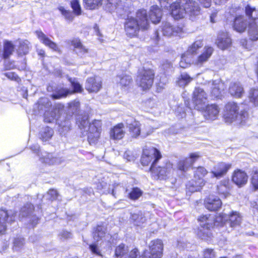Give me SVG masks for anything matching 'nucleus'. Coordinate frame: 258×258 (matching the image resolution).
I'll return each instance as SVG.
<instances>
[{
  "label": "nucleus",
  "instance_id": "nucleus-4",
  "mask_svg": "<svg viewBox=\"0 0 258 258\" xmlns=\"http://www.w3.org/2000/svg\"><path fill=\"white\" fill-rule=\"evenodd\" d=\"M239 107L237 103L233 102H228L226 104L223 113V118L225 122L236 124H243L247 118L248 113L245 110L239 112Z\"/></svg>",
  "mask_w": 258,
  "mask_h": 258
},
{
  "label": "nucleus",
  "instance_id": "nucleus-5",
  "mask_svg": "<svg viewBox=\"0 0 258 258\" xmlns=\"http://www.w3.org/2000/svg\"><path fill=\"white\" fill-rule=\"evenodd\" d=\"M214 217L210 216H202L199 219L200 222V227L199 228L197 235L199 238L204 240H208L212 235L210 228L213 227Z\"/></svg>",
  "mask_w": 258,
  "mask_h": 258
},
{
  "label": "nucleus",
  "instance_id": "nucleus-62",
  "mask_svg": "<svg viewBox=\"0 0 258 258\" xmlns=\"http://www.w3.org/2000/svg\"><path fill=\"white\" fill-rule=\"evenodd\" d=\"M203 258H216L215 253L213 249H205L203 251Z\"/></svg>",
  "mask_w": 258,
  "mask_h": 258
},
{
  "label": "nucleus",
  "instance_id": "nucleus-37",
  "mask_svg": "<svg viewBox=\"0 0 258 258\" xmlns=\"http://www.w3.org/2000/svg\"><path fill=\"white\" fill-rule=\"evenodd\" d=\"M241 221V218L239 213L237 212H232L230 215H228L227 223L232 228L239 226Z\"/></svg>",
  "mask_w": 258,
  "mask_h": 258
},
{
  "label": "nucleus",
  "instance_id": "nucleus-48",
  "mask_svg": "<svg viewBox=\"0 0 258 258\" xmlns=\"http://www.w3.org/2000/svg\"><path fill=\"white\" fill-rule=\"evenodd\" d=\"M18 53L20 55H25L29 52L30 42L28 40L20 41Z\"/></svg>",
  "mask_w": 258,
  "mask_h": 258
},
{
  "label": "nucleus",
  "instance_id": "nucleus-27",
  "mask_svg": "<svg viewBox=\"0 0 258 258\" xmlns=\"http://www.w3.org/2000/svg\"><path fill=\"white\" fill-rule=\"evenodd\" d=\"M213 51V47L209 46H205L203 53L198 56L196 61V65L201 67L204 62L207 61L212 55Z\"/></svg>",
  "mask_w": 258,
  "mask_h": 258
},
{
  "label": "nucleus",
  "instance_id": "nucleus-50",
  "mask_svg": "<svg viewBox=\"0 0 258 258\" xmlns=\"http://www.w3.org/2000/svg\"><path fill=\"white\" fill-rule=\"evenodd\" d=\"M193 62V58L190 55H188L184 53L181 57V60L179 62V66L182 68H186Z\"/></svg>",
  "mask_w": 258,
  "mask_h": 258
},
{
  "label": "nucleus",
  "instance_id": "nucleus-28",
  "mask_svg": "<svg viewBox=\"0 0 258 258\" xmlns=\"http://www.w3.org/2000/svg\"><path fill=\"white\" fill-rule=\"evenodd\" d=\"M245 12L249 19V23H258V8H255L248 5L245 8Z\"/></svg>",
  "mask_w": 258,
  "mask_h": 258
},
{
  "label": "nucleus",
  "instance_id": "nucleus-51",
  "mask_svg": "<svg viewBox=\"0 0 258 258\" xmlns=\"http://www.w3.org/2000/svg\"><path fill=\"white\" fill-rule=\"evenodd\" d=\"M192 80L186 73H182L178 79L177 84L180 87H184L190 82Z\"/></svg>",
  "mask_w": 258,
  "mask_h": 258
},
{
  "label": "nucleus",
  "instance_id": "nucleus-1",
  "mask_svg": "<svg viewBox=\"0 0 258 258\" xmlns=\"http://www.w3.org/2000/svg\"><path fill=\"white\" fill-rule=\"evenodd\" d=\"M149 27V21L145 10H138L136 18H128L124 24V29L130 37L136 36L140 29L147 30Z\"/></svg>",
  "mask_w": 258,
  "mask_h": 258
},
{
  "label": "nucleus",
  "instance_id": "nucleus-7",
  "mask_svg": "<svg viewBox=\"0 0 258 258\" xmlns=\"http://www.w3.org/2000/svg\"><path fill=\"white\" fill-rule=\"evenodd\" d=\"M161 158L160 152L156 148L152 147L144 151L141 161L143 166H147L151 163L150 167H152L157 165Z\"/></svg>",
  "mask_w": 258,
  "mask_h": 258
},
{
  "label": "nucleus",
  "instance_id": "nucleus-34",
  "mask_svg": "<svg viewBox=\"0 0 258 258\" xmlns=\"http://www.w3.org/2000/svg\"><path fill=\"white\" fill-rule=\"evenodd\" d=\"M56 123L58 125V131L62 135H65L70 130L71 123L69 120L65 119L64 121L61 120V117L56 119Z\"/></svg>",
  "mask_w": 258,
  "mask_h": 258
},
{
  "label": "nucleus",
  "instance_id": "nucleus-24",
  "mask_svg": "<svg viewBox=\"0 0 258 258\" xmlns=\"http://www.w3.org/2000/svg\"><path fill=\"white\" fill-rule=\"evenodd\" d=\"M106 9L110 13H116L118 15L122 14V5L119 0H106Z\"/></svg>",
  "mask_w": 258,
  "mask_h": 258
},
{
  "label": "nucleus",
  "instance_id": "nucleus-12",
  "mask_svg": "<svg viewBox=\"0 0 258 258\" xmlns=\"http://www.w3.org/2000/svg\"><path fill=\"white\" fill-rule=\"evenodd\" d=\"M93 239L96 242L108 244L111 239V235L107 232L106 227L103 224H98L93 231Z\"/></svg>",
  "mask_w": 258,
  "mask_h": 258
},
{
  "label": "nucleus",
  "instance_id": "nucleus-64",
  "mask_svg": "<svg viewBox=\"0 0 258 258\" xmlns=\"http://www.w3.org/2000/svg\"><path fill=\"white\" fill-rule=\"evenodd\" d=\"M172 64L167 60L163 62L161 66V68L165 71V73L172 72Z\"/></svg>",
  "mask_w": 258,
  "mask_h": 258
},
{
  "label": "nucleus",
  "instance_id": "nucleus-2",
  "mask_svg": "<svg viewBox=\"0 0 258 258\" xmlns=\"http://www.w3.org/2000/svg\"><path fill=\"white\" fill-rule=\"evenodd\" d=\"M77 122L81 130L87 132L88 141L90 145L95 144L98 141L101 131L102 123L99 120H94L89 123L87 115L78 116Z\"/></svg>",
  "mask_w": 258,
  "mask_h": 258
},
{
  "label": "nucleus",
  "instance_id": "nucleus-63",
  "mask_svg": "<svg viewBox=\"0 0 258 258\" xmlns=\"http://www.w3.org/2000/svg\"><path fill=\"white\" fill-rule=\"evenodd\" d=\"M57 195L58 194L56 190L50 189L47 192V194L43 197V198H45V197H46L47 198H49L50 200L53 201L56 199Z\"/></svg>",
  "mask_w": 258,
  "mask_h": 258
},
{
  "label": "nucleus",
  "instance_id": "nucleus-26",
  "mask_svg": "<svg viewBox=\"0 0 258 258\" xmlns=\"http://www.w3.org/2000/svg\"><path fill=\"white\" fill-rule=\"evenodd\" d=\"M126 123L129 128L130 134L132 137L137 138L140 135L141 136V124L138 121L127 120Z\"/></svg>",
  "mask_w": 258,
  "mask_h": 258
},
{
  "label": "nucleus",
  "instance_id": "nucleus-46",
  "mask_svg": "<svg viewBox=\"0 0 258 258\" xmlns=\"http://www.w3.org/2000/svg\"><path fill=\"white\" fill-rule=\"evenodd\" d=\"M84 6L86 9L95 10L102 5V0H83Z\"/></svg>",
  "mask_w": 258,
  "mask_h": 258
},
{
  "label": "nucleus",
  "instance_id": "nucleus-36",
  "mask_svg": "<svg viewBox=\"0 0 258 258\" xmlns=\"http://www.w3.org/2000/svg\"><path fill=\"white\" fill-rule=\"evenodd\" d=\"M204 43L202 39L197 40L188 47L186 52L185 53L188 55H191L192 57V55L196 54L199 49L202 47Z\"/></svg>",
  "mask_w": 258,
  "mask_h": 258
},
{
  "label": "nucleus",
  "instance_id": "nucleus-9",
  "mask_svg": "<svg viewBox=\"0 0 258 258\" xmlns=\"http://www.w3.org/2000/svg\"><path fill=\"white\" fill-rule=\"evenodd\" d=\"M69 82L71 84V86L73 88V90H71L67 88H62L60 89L56 94L52 95L54 99H58L62 97H66L69 94H72L74 93H81L83 89L82 86L78 82L76 78H69Z\"/></svg>",
  "mask_w": 258,
  "mask_h": 258
},
{
  "label": "nucleus",
  "instance_id": "nucleus-3",
  "mask_svg": "<svg viewBox=\"0 0 258 258\" xmlns=\"http://www.w3.org/2000/svg\"><path fill=\"white\" fill-rule=\"evenodd\" d=\"M171 14L175 19L183 18L187 14L191 18L200 14L201 8L195 1H189L188 3L182 4L178 1L170 7Z\"/></svg>",
  "mask_w": 258,
  "mask_h": 258
},
{
  "label": "nucleus",
  "instance_id": "nucleus-22",
  "mask_svg": "<svg viewBox=\"0 0 258 258\" xmlns=\"http://www.w3.org/2000/svg\"><path fill=\"white\" fill-rule=\"evenodd\" d=\"M36 34L40 40L45 46L48 47L49 48L52 49L54 51H58L59 48L57 45L51 41L44 33L41 31H36Z\"/></svg>",
  "mask_w": 258,
  "mask_h": 258
},
{
  "label": "nucleus",
  "instance_id": "nucleus-43",
  "mask_svg": "<svg viewBox=\"0 0 258 258\" xmlns=\"http://www.w3.org/2000/svg\"><path fill=\"white\" fill-rule=\"evenodd\" d=\"M208 171L207 170L203 167H199L196 169V170L195 171V177L196 178L198 177L199 178V185L200 187L203 186L205 183L204 182V180L203 178L207 174Z\"/></svg>",
  "mask_w": 258,
  "mask_h": 258
},
{
  "label": "nucleus",
  "instance_id": "nucleus-11",
  "mask_svg": "<svg viewBox=\"0 0 258 258\" xmlns=\"http://www.w3.org/2000/svg\"><path fill=\"white\" fill-rule=\"evenodd\" d=\"M207 101V95L204 90L201 88H196L192 96L194 108L202 110L205 108Z\"/></svg>",
  "mask_w": 258,
  "mask_h": 258
},
{
  "label": "nucleus",
  "instance_id": "nucleus-40",
  "mask_svg": "<svg viewBox=\"0 0 258 258\" xmlns=\"http://www.w3.org/2000/svg\"><path fill=\"white\" fill-rule=\"evenodd\" d=\"M34 208L33 205L30 203H27L24 205L21 209L20 211V217H27L31 215Z\"/></svg>",
  "mask_w": 258,
  "mask_h": 258
},
{
  "label": "nucleus",
  "instance_id": "nucleus-17",
  "mask_svg": "<svg viewBox=\"0 0 258 258\" xmlns=\"http://www.w3.org/2000/svg\"><path fill=\"white\" fill-rule=\"evenodd\" d=\"M211 86V96L215 98H220L225 89L224 83L220 80H216L212 81Z\"/></svg>",
  "mask_w": 258,
  "mask_h": 258
},
{
  "label": "nucleus",
  "instance_id": "nucleus-61",
  "mask_svg": "<svg viewBox=\"0 0 258 258\" xmlns=\"http://www.w3.org/2000/svg\"><path fill=\"white\" fill-rule=\"evenodd\" d=\"M251 183L255 190L258 189V170L254 172L251 179Z\"/></svg>",
  "mask_w": 258,
  "mask_h": 258
},
{
  "label": "nucleus",
  "instance_id": "nucleus-20",
  "mask_svg": "<svg viewBox=\"0 0 258 258\" xmlns=\"http://www.w3.org/2000/svg\"><path fill=\"white\" fill-rule=\"evenodd\" d=\"M219 112V106L216 104H212L206 106L204 115L207 119L214 120L218 118Z\"/></svg>",
  "mask_w": 258,
  "mask_h": 258
},
{
  "label": "nucleus",
  "instance_id": "nucleus-25",
  "mask_svg": "<svg viewBox=\"0 0 258 258\" xmlns=\"http://www.w3.org/2000/svg\"><path fill=\"white\" fill-rule=\"evenodd\" d=\"M229 93L235 98H241L244 93L242 85L239 82H231L229 86Z\"/></svg>",
  "mask_w": 258,
  "mask_h": 258
},
{
  "label": "nucleus",
  "instance_id": "nucleus-42",
  "mask_svg": "<svg viewBox=\"0 0 258 258\" xmlns=\"http://www.w3.org/2000/svg\"><path fill=\"white\" fill-rule=\"evenodd\" d=\"M25 241L24 238L18 236L14 238L13 242V250L14 251H20L24 247Z\"/></svg>",
  "mask_w": 258,
  "mask_h": 258
},
{
  "label": "nucleus",
  "instance_id": "nucleus-6",
  "mask_svg": "<svg viewBox=\"0 0 258 258\" xmlns=\"http://www.w3.org/2000/svg\"><path fill=\"white\" fill-rule=\"evenodd\" d=\"M153 177L155 179H165L173 170L172 164L169 162H159L157 165L150 168Z\"/></svg>",
  "mask_w": 258,
  "mask_h": 258
},
{
  "label": "nucleus",
  "instance_id": "nucleus-38",
  "mask_svg": "<svg viewBox=\"0 0 258 258\" xmlns=\"http://www.w3.org/2000/svg\"><path fill=\"white\" fill-rule=\"evenodd\" d=\"M129 252L128 247L121 244L116 247L115 255L116 258H127Z\"/></svg>",
  "mask_w": 258,
  "mask_h": 258
},
{
  "label": "nucleus",
  "instance_id": "nucleus-19",
  "mask_svg": "<svg viewBox=\"0 0 258 258\" xmlns=\"http://www.w3.org/2000/svg\"><path fill=\"white\" fill-rule=\"evenodd\" d=\"M102 82L98 77L89 78L86 82L85 88L89 92H97L101 88Z\"/></svg>",
  "mask_w": 258,
  "mask_h": 258
},
{
  "label": "nucleus",
  "instance_id": "nucleus-29",
  "mask_svg": "<svg viewBox=\"0 0 258 258\" xmlns=\"http://www.w3.org/2000/svg\"><path fill=\"white\" fill-rule=\"evenodd\" d=\"M110 137L114 140L122 139L125 134L124 124L120 123L115 125L110 131Z\"/></svg>",
  "mask_w": 258,
  "mask_h": 258
},
{
  "label": "nucleus",
  "instance_id": "nucleus-56",
  "mask_svg": "<svg viewBox=\"0 0 258 258\" xmlns=\"http://www.w3.org/2000/svg\"><path fill=\"white\" fill-rule=\"evenodd\" d=\"M142 191L138 187H134L129 194V198L133 200L138 199L142 195Z\"/></svg>",
  "mask_w": 258,
  "mask_h": 258
},
{
  "label": "nucleus",
  "instance_id": "nucleus-55",
  "mask_svg": "<svg viewBox=\"0 0 258 258\" xmlns=\"http://www.w3.org/2000/svg\"><path fill=\"white\" fill-rule=\"evenodd\" d=\"M147 253L144 252V255H141L140 252L137 248H134L130 251L127 258H147Z\"/></svg>",
  "mask_w": 258,
  "mask_h": 258
},
{
  "label": "nucleus",
  "instance_id": "nucleus-13",
  "mask_svg": "<svg viewBox=\"0 0 258 258\" xmlns=\"http://www.w3.org/2000/svg\"><path fill=\"white\" fill-rule=\"evenodd\" d=\"M200 157V155L198 152L190 153L188 157L181 159L178 161L177 168L182 172H186Z\"/></svg>",
  "mask_w": 258,
  "mask_h": 258
},
{
  "label": "nucleus",
  "instance_id": "nucleus-31",
  "mask_svg": "<svg viewBox=\"0 0 258 258\" xmlns=\"http://www.w3.org/2000/svg\"><path fill=\"white\" fill-rule=\"evenodd\" d=\"M149 17L153 23H159L162 17V12L160 9L157 6L151 7Z\"/></svg>",
  "mask_w": 258,
  "mask_h": 258
},
{
  "label": "nucleus",
  "instance_id": "nucleus-32",
  "mask_svg": "<svg viewBox=\"0 0 258 258\" xmlns=\"http://www.w3.org/2000/svg\"><path fill=\"white\" fill-rule=\"evenodd\" d=\"M54 134L53 130L48 127L45 126L41 128L39 134V137L43 142L49 141Z\"/></svg>",
  "mask_w": 258,
  "mask_h": 258
},
{
  "label": "nucleus",
  "instance_id": "nucleus-39",
  "mask_svg": "<svg viewBox=\"0 0 258 258\" xmlns=\"http://www.w3.org/2000/svg\"><path fill=\"white\" fill-rule=\"evenodd\" d=\"M248 33L250 39L256 41L258 39V23H249Z\"/></svg>",
  "mask_w": 258,
  "mask_h": 258
},
{
  "label": "nucleus",
  "instance_id": "nucleus-57",
  "mask_svg": "<svg viewBox=\"0 0 258 258\" xmlns=\"http://www.w3.org/2000/svg\"><path fill=\"white\" fill-rule=\"evenodd\" d=\"M69 112L72 114L77 112L80 108V102L78 101H73L69 104Z\"/></svg>",
  "mask_w": 258,
  "mask_h": 258
},
{
  "label": "nucleus",
  "instance_id": "nucleus-60",
  "mask_svg": "<svg viewBox=\"0 0 258 258\" xmlns=\"http://www.w3.org/2000/svg\"><path fill=\"white\" fill-rule=\"evenodd\" d=\"M58 237L61 240H66L72 238V234L71 232L62 230L58 234Z\"/></svg>",
  "mask_w": 258,
  "mask_h": 258
},
{
  "label": "nucleus",
  "instance_id": "nucleus-18",
  "mask_svg": "<svg viewBox=\"0 0 258 258\" xmlns=\"http://www.w3.org/2000/svg\"><path fill=\"white\" fill-rule=\"evenodd\" d=\"M39 160L42 163L50 165H58L63 161L62 158L54 156L53 154L47 152L41 153Z\"/></svg>",
  "mask_w": 258,
  "mask_h": 258
},
{
  "label": "nucleus",
  "instance_id": "nucleus-33",
  "mask_svg": "<svg viewBox=\"0 0 258 258\" xmlns=\"http://www.w3.org/2000/svg\"><path fill=\"white\" fill-rule=\"evenodd\" d=\"M216 43L219 48L225 49L230 45L231 40L227 34H223L218 36Z\"/></svg>",
  "mask_w": 258,
  "mask_h": 258
},
{
  "label": "nucleus",
  "instance_id": "nucleus-15",
  "mask_svg": "<svg viewBox=\"0 0 258 258\" xmlns=\"http://www.w3.org/2000/svg\"><path fill=\"white\" fill-rule=\"evenodd\" d=\"M150 252L147 253V258H161L163 245L161 240L157 239L152 240L149 244Z\"/></svg>",
  "mask_w": 258,
  "mask_h": 258
},
{
  "label": "nucleus",
  "instance_id": "nucleus-8",
  "mask_svg": "<svg viewBox=\"0 0 258 258\" xmlns=\"http://www.w3.org/2000/svg\"><path fill=\"white\" fill-rule=\"evenodd\" d=\"M154 78V73L153 70H143L137 77V82L143 90H148L152 86Z\"/></svg>",
  "mask_w": 258,
  "mask_h": 258
},
{
  "label": "nucleus",
  "instance_id": "nucleus-53",
  "mask_svg": "<svg viewBox=\"0 0 258 258\" xmlns=\"http://www.w3.org/2000/svg\"><path fill=\"white\" fill-rule=\"evenodd\" d=\"M248 98L250 102L255 106H258V89H251L249 93Z\"/></svg>",
  "mask_w": 258,
  "mask_h": 258
},
{
  "label": "nucleus",
  "instance_id": "nucleus-59",
  "mask_svg": "<svg viewBox=\"0 0 258 258\" xmlns=\"http://www.w3.org/2000/svg\"><path fill=\"white\" fill-rule=\"evenodd\" d=\"M153 132V128L149 125H144V127L141 130V137L146 138L151 134Z\"/></svg>",
  "mask_w": 258,
  "mask_h": 258
},
{
  "label": "nucleus",
  "instance_id": "nucleus-23",
  "mask_svg": "<svg viewBox=\"0 0 258 258\" xmlns=\"http://www.w3.org/2000/svg\"><path fill=\"white\" fill-rule=\"evenodd\" d=\"M221 200L217 197L209 196L206 200L205 206L207 209L210 211H217L222 206Z\"/></svg>",
  "mask_w": 258,
  "mask_h": 258
},
{
  "label": "nucleus",
  "instance_id": "nucleus-52",
  "mask_svg": "<svg viewBox=\"0 0 258 258\" xmlns=\"http://www.w3.org/2000/svg\"><path fill=\"white\" fill-rule=\"evenodd\" d=\"M58 9L66 21L69 22L73 21L74 18V16L72 12L65 9L63 7H59Z\"/></svg>",
  "mask_w": 258,
  "mask_h": 258
},
{
  "label": "nucleus",
  "instance_id": "nucleus-49",
  "mask_svg": "<svg viewBox=\"0 0 258 258\" xmlns=\"http://www.w3.org/2000/svg\"><path fill=\"white\" fill-rule=\"evenodd\" d=\"M206 216H210L211 217H214V223L213 226L214 225L218 226L219 224H220L222 225V224L225 223L226 222L227 223V221H228V215L226 214H223V213L220 214L216 217H215L214 216H212L211 215H206Z\"/></svg>",
  "mask_w": 258,
  "mask_h": 258
},
{
  "label": "nucleus",
  "instance_id": "nucleus-45",
  "mask_svg": "<svg viewBox=\"0 0 258 258\" xmlns=\"http://www.w3.org/2000/svg\"><path fill=\"white\" fill-rule=\"evenodd\" d=\"M131 219L134 224L138 226H141L146 221V219L144 216V215L141 212H139L138 213L132 214L131 216Z\"/></svg>",
  "mask_w": 258,
  "mask_h": 258
},
{
  "label": "nucleus",
  "instance_id": "nucleus-54",
  "mask_svg": "<svg viewBox=\"0 0 258 258\" xmlns=\"http://www.w3.org/2000/svg\"><path fill=\"white\" fill-rule=\"evenodd\" d=\"M71 5L72 9L73 10L74 13L76 15L79 16L81 14L82 10L80 5L79 0H71Z\"/></svg>",
  "mask_w": 258,
  "mask_h": 258
},
{
  "label": "nucleus",
  "instance_id": "nucleus-30",
  "mask_svg": "<svg viewBox=\"0 0 258 258\" xmlns=\"http://www.w3.org/2000/svg\"><path fill=\"white\" fill-rule=\"evenodd\" d=\"M247 25V21L243 16L236 17L233 23V28L237 32L241 33L244 32Z\"/></svg>",
  "mask_w": 258,
  "mask_h": 258
},
{
  "label": "nucleus",
  "instance_id": "nucleus-41",
  "mask_svg": "<svg viewBox=\"0 0 258 258\" xmlns=\"http://www.w3.org/2000/svg\"><path fill=\"white\" fill-rule=\"evenodd\" d=\"M116 81L122 87L128 86L132 82V78L129 75L122 74L116 77Z\"/></svg>",
  "mask_w": 258,
  "mask_h": 258
},
{
  "label": "nucleus",
  "instance_id": "nucleus-47",
  "mask_svg": "<svg viewBox=\"0 0 258 258\" xmlns=\"http://www.w3.org/2000/svg\"><path fill=\"white\" fill-rule=\"evenodd\" d=\"M228 180H223L221 181L219 184L217 185V190L219 194L223 195L226 197L228 195Z\"/></svg>",
  "mask_w": 258,
  "mask_h": 258
},
{
  "label": "nucleus",
  "instance_id": "nucleus-21",
  "mask_svg": "<svg viewBox=\"0 0 258 258\" xmlns=\"http://www.w3.org/2000/svg\"><path fill=\"white\" fill-rule=\"evenodd\" d=\"M232 180L238 186H242L247 183L248 176L244 171L238 169L233 172Z\"/></svg>",
  "mask_w": 258,
  "mask_h": 258
},
{
  "label": "nucleus",
  "instance_id": "nucleus-44",
  "mask_svg": "<svg viewBox=\"0 0 258 258\" xmlns=\"http://www.w3.org/2000/svg\"><path fill=\"white\" fill-rule=\"evenodd\" d=\"M14 46L10 41H6L4 43V49L2 52L3 58H8L13 52Z\"/></svg>",
  "mask_w": 258,
  "mask_h": 258
},
{
  "label": "nucleus",
  "instance_id": "nucleus-58",
  "mask_svg": "<svg viewBox=\"0 0 258 258\" xmlns=\"http://www.w3.org/2000/svg\"><path fill=\"white\" fill-rule=\"evenodd\" d=\"M38 108L42 110L43 107L44 108H48L51 106V102L48 100L47 98H41L38 101Z\"/></svg>",
  "mask_w": 258,
  "mask_h": 258
},
{
  "label": "nucleus",
  "instance_id": "nucleus-10",
  "mask_svg": "<svg viewBox=\"0 0 258 258\" xmlns=\"http://www.w3.org/2000/svg\"><path fill=\"white\" fill-rule=\"evenodd\" d=\"M159 31L160 30H157L155 32V38L154 37L157 41L159 40ZM160 31L162 32L164 36L169 37L180 34L182 32V28L179 26L172 25L168 22H165L162 23Z\"/></svg>",
  "mask_w": 258,
  "mask_h": 258
},
{
  "label": "nucleus",
  "instance_id": "nucleus-35",
  "mask_svg": "<svg viewBox=\"0 0 258 258\" xmlns=\"http://www.w3.org/2000/svg\"><path fill=\"white\" fill-rule=\"evenodd\" d=\"M72 45L74 47L76 53L83 56L88 52V50L81 43L80 39H75L72 40Z\"/></svg>",
  "mask_w": 258,
  "mask_h": 258
},
{
  "label": "nucleus",
  "instance_id": "nucleus-14",
  "mask_svg": "<svg viewBox=\"0 0 258 258\" xmlns=\"http://www.w3.org/2000/svg\"><path fill=\"white\" fill-rule=\"evenodd\" d=\"M16 213L13 211L0 210V233L3 234L7 229V223L14 221Z\"/></svg>",
  "mask_w": 258,
  "mask_h": 258
},
{
  "label": "nucleus",
  "instance_id": "nucleus-16",
  "mask_svg": "<svg viewBox=\"0 0 258 258\" xmlns=\"http://www.w3.org/2000/svg\"><path fill=\"white\" fill-rule=\"evenodd\" d=\"M231 165L225 162H220L217 164L213 167L211 171L212 177L219 179L224 176L231 168Z\"/></svg>",
  "mask_w": 258,
  "mask_h": 258
}]
</instances>
